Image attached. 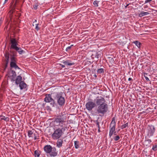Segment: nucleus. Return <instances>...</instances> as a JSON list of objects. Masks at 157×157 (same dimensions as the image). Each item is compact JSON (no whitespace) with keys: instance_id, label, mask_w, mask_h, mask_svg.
I'll return each mask as SVG.
<instances>
[{"instance_id":"obj_1","label":"nucleus","mask_w":157,"mask_h":157,"mask_svg":"<svg viewBox=\"0 0 157 157\" xmlns=\"http://www.w3.org/2000/svg\"><path fill=\"white\" fill-rule=\"evenodd\" d=\"M52 97L55 99V101H56L57 104L60 106H63L64 105L65 100L63 96V92H55L52 93Z\"/></svg>"},{"instance_id":"obj_2","label":"nucleus","mask_w":157,"mask_h":157,"mask_svg":"<svg viewBox=\"0 0 157 157\" xmlns=\"http://www.w3.org/2000/svg\"><path fill=\"white\" fill-rule=\"evenodd\" d=\"M66 116L64 112L61 113L54 119V122L57 126H60L62 128L64 123L66 122Z\"/></svg>"},{"instance_id":"obj_3","label":"nucleus","mask_w":157,"mask_h":157,"mask_svg":"<svg viewBox=\"0 0 157 157\" xmlns=\"http://www.w3.org/2000/svg\"><path fill=\"white\" fill-rule=\"evenodd\" d=\"M19 1H22V3H23L24 1L23 0H16L15 3L13 5V7L8 13V15L9 16L11 21L12 19H14L15 17H17L16 19H18L21 16V14L20 13H17L14 10V8L17 5Z\"/></svg>"},{"instance_id":"obj_4","label":"nucleus","mask_w":157,"mask_h":157,"mask_svg":"<svg viewBox=\"0 0 157 157\" xmlns=\"http://www.w3.org/2000/svg\"><path fill=\"white\" fill-rule=\"evenodd\" d=\"M10 57L11 60L10 63L11 68H14L15 69H20V68L16 64L17 59L15 57L17 56V52L16 51L13 50L10 51Z\"/></svg>"},{"instance_id":"obj_5","label":"nucleus","mask_w":157,"mask_h":157,"mask_svg":"<svg viewBox=\"0 0 157 157\" xmlns=\"http://www.w3.org/2000/svg\"><path fill=\"white\" fill-rule=\"evenodd\" d=\"M65 128H66V127H64L61 128L54 129V132L52 135V138L54 140L59 138L63 134V131L65 130Z\"/></svg>"},{"instance_id":"obj_6","label":"nucleus","mask_w":157,"mask_h":157,"mask_svg":"<svg viewBox=\"0 0 157 157\" xmlns=\"http://www.w3.org/2000/svg\"><path fill=\"white\" fill-rule=\"evenodd\" d=\"M108 105L107 104H103L98 105L97 111L100 116H103L108 110Z\"/></svg>"},{"instance_id":"obj_7","label":"nucleus","mask_w":157,"mask_h":157,"mask_svg":"<svg viewBox=\"0 0 157 157\" xmlns=\"http://www.w3.org/2000/svg\"><path fill=\"white\" fill-rule=\"evenodd\" d=\"M44 100L46 102L50 103V105L52 107H54L56 105V101L55 99L52 98L51 94H46Z\"/></svg>"},{"instance_id":"obj_8","label":"nucleus","mask_w":157,"mask_h":157,"mask_svg":"<svg viewBox=\"0 0 157 157\" xmlns=\"http://www.w3.org/2000/svg\"><path fill=\"white\" fill-rule=\"evenodd\" d=\"M6 75L8 76V77L10 78L12 82H14L17 75L15 71L11 68L10 70L8 71Z\"/></svg>"},{"instance_id":"obj_9","label":"nucleus","mask_w":157,"mask_h":157,"mask_svg":"<svg viewBox=\"0 0 157 157\" xmlns=\"http://www.w3.org/2000/svg\"><path fill=\"white\" fill-rule=\"evenodd\" d=\"M95 106V103L92 101H89L86 104V108L89 111H91Z\"/></svg>"},{"instance_id":"obj_10","label":"nucleus","mask_w":157,"mask_h":157,"mask_svg":"<svg viewBox=\"0 0 157 157\" xmlns=\"http://www.w3.org/2000/svg\"><path fill=\"white\" fill-rule=\"evenodd\" d=\"M96 104L99 105L101 104H106L105 103V100L104 98L101 96L97 97L95 99Z\"/></svg>"},{"instance_id":"obj_11","label":"nucleus","mask_w":157,"mask_h":157,"mask_svg":"<svg viewBox=\"0 0 157 157\" xmlns=\"http://www.w3.org/2000/svg\"><path fill=\"white\" fill-rule=\"evenodd\" d=\"M10 42L11 44L10 48V51L12 50L11 49H13L18 45V42L15 39H11L10 40Z\"/></svg>"},{"instance_id":"obj_12","label":"nucleus","mask_w":157,"mask_h":157,"mask_svg":"<svg viewBox=\"0 0 157 157\" xmlns=\"http://www.w3.org/2000/svg\"><path fill=\"white\" fill-rule=\"evenodd\" d=\"M48 154L51 157L56 156L57 155V151L56 148L55 147H52L50 151L49 152Z\"/></svg>"},{"instance_id":"obj_13","label":"nucleus","mask_w":157,"mask_h":157,"mask_svg":"<svg viewBox=\"0 0 157 157\" xmlns=\"http://www.w3.org/2000/svg\"><path fill=\"white\" fill-rule=\"evenodd\" d=\"M148 129V134H149L150 136H152L155 130V128L154 126L151 125H149V128Z\"/></svg>"},{"instance_id":"obj_14","label":"nucleus","mask_w":157,"mask_h":157,"mask_svg":"<svg viewBox=\"0 0 157 157\" xmlns=\"http://www.w3.org/2000/svg\"><path fill=\"white\" fill-rule=\"evenodd\" d=\"M4 55L6 58L5 65L4 67V70L5 71L7 67L10 56V54L9 53H6Z\"/></svg>"},{"instance_id":"obj_15","label":"nucleus","mask_w":157,"mask_h":157,"mask_svg":"<svg viewBox=\"0 0 157 157\" xmlns=\"http://www.w3.org/2000/svg\"><path fill=\"white\" fill-rule=\"evenodd\" d=\"M52 146L50 145H47L45 146L44 147V149L45 152L47 154H48L50 151Z\"/></svg>"},{"instance_id":"obj_16","label":"nucleus","mask_w":157,"mask_h":157,"mask_svg":"<svg viewBox=\"0 0 157 157\" xmlns=\"http://www.w3.org/2000/svg\"><path fill=\"white\" fill-rule=\"evenodd\" d=\"M22 77L20 75L18 76L16 79L15 78V83L17 85H18L22 81Z\"/></svg>"},{"instance_id":"obj_17","label":"nucleus","mask_w":157,"mask_h":157,"mask_svg":"<svg viewBox=\"0 0 157 157\" xmlns=\"http://www.w3.org/2000/svg\"><path fill=\"white\" fill-rule=\"evenodd\" d=\"M19 86L20 87V89L22 90L26 88L27 85L24 81H22L19 84Z\"/></svg>"},{"instance_id":"obj_18","label":"nucleus","mask_w":157,"mask_h":157,"mask_svg":"<svg viewBox=\"0 0 157 157\" xmlns=\"http://www.w3.org/2000/svg\"><path fill=\"white\" fill-rule=\"evenodd\" d=\"M63 63L64 65L67 66H71L75 64V63L69 60H67L65 61H63Z\"/></svg>"},{"instance_id":"obj_19","label":"nucleus","mask_w":157,"mask_h":157,"mask_svg":"<svg viewBox=\"0 0 157 157\" xmlns=\"http://www.w3.org/2000/svg\"><path fill=\"white\" fill-rule=\"evenodd\" d=\"M13 49L16 51H17L20 54H21L25 52L24 51L22 50L21 48L18 47L17 46L15 47Z\"/></svg>"},{"instance_id":"obj_20","label":"nucleus","mask_w":157,"mask_h":157,"mask_svg":"<svg viewBox=\"0 0 157 157\" xmlns=\"http://www.w3.org/2000/svg\"><path fill=\"white\" fill-rule=\"evenodd\" d=\"M116 122H115V117H113L112 118V121L110 125V127H113V128H115L116 126Z\"/></svg>"},{"instance_id":"obj_21","label":"nucleus","mask_w":157,"mask_h":157,"mask_svg":"<svg viewBox=\"0 0 157 157\" xmlns=\"http://www.w3.org/2000/svg\"><path fill=\"white\" fill-rule=\"evenodd\" d=\"M63 140L62 139H59L58 140L56 143L57 146L59 148L60 147L62 146Z\"/></svg>"},{"instance_id":"obj_22","label":"nucleus","mask_w":157,"mask_h":157,"mask_svg":"<svg viewBox=\"0 0 157 157\" xmlns=\"http://www.w3.org/2000/svg\"><path fill=\"white\" fill-rule=\"evenodd\" d=\"M115 128H113L112 127L110 128L109 135L110 137L113 135V132L115 131Z\"/></svg>"},{"instance_id":"obj_23","label":"nucleus","mask_w":157,"mask_h":157,"mask_svg":"<svg viewBox=\"0 0 157 157\" xmlns=\"http://www.w3.org/2000/svg\"><path fill=\"white\" fill-rule=\"evenodd\" d=\"M149 13L147 12H144V11L141 12L139 14V16L140 17H141L143 16L147 15L149 14Z\"/></svg>"},{"instance_id":"obj_24","label":"nucleus","mask_w":157,"mask_h":157,"mask_svg":"<svg viewBox=\"0 0 157 157\" xmlns=\"http://www.w3.org/2000/svg\"><path fill=\"white\" fill-rule=\"evenodd\" d=\"M0 117H1V120H4L6 122H7L9 121V118L8 117H6L5 116L2 115H1L0 116Z\"/></svg>"},{"instance_id":"obj_25","label":"nucleus","mask_w":157,"mask_h":157,"mask_svg":"<svg viewBox=\"0 0 157 157\" xmlns=\"http://www.w3.org/2000/svg\"><path fill=\"white\" fill-rule=\"evenodd\" d=\"M40 155V151H38L36 150L35 151L34 155L35 157H39Z\"/></svg>"},{"instance_id":"obj_26","label":"nucleus","mask_w":157,"mask_h":157,"mask_svg":"<svg viewBox=\"0 0 157 157\" xmlns=\"http://www.w3.org/2000/svg\"><path fill=\"white\" fill-rule=\"evenodd\" d=\"M75 146V148L78 149L79 147V142L78 141H75L74 142Z\"/></svg>"},{"instance_id":"obj_27","label":"nucleus","mask_w":157,"mask_h":157,"mask_svg":"<svg viewBox=\"0 0 157 157\" xmlns=\"http://www.w3.org/2000/svg\"><path fill=\"white\" fill-rule=\"evenodd\" d=\"M133 43L135 44L138 48L140 47L141 43L137 41H135L133 42Z\"/></svg>"},{"instance_id":"obj_28","label":"nucleus","mask_w":157,"mask_h":157,"mask_svg":"<svg viewBox=\"0 0 157 157\" xmlns=\"http://www.w3.org/2000/svg\"><path fill=\"white\" fill-rule=\"evenodd\" d=\"M33 133V132L32 130H29L28 132V136L29 137H32V135Z\"/></svg>"},{"instance_id":"obj_29","label":"nucleus","mask_w":157,"mask_h":157,"mask_svg":"<svg viewBox=\"0 0 157 157\" xmlns=\"http://www.w3.org/2000/svg\"><path fill=\"white\" fill-rule=\"evenodd\" d=\"M97 72L98 73L100 74L104 73V69L102 68H100L98 70Z\"/></svg>"},{"instance_id":"obj_30","label":"nucleus","mask_w":157,"mask_h":157,"mask_svg":"<svg viewBox=\"0 0 157 157\" xmlns=\"http://www.w3.org/2000/svg\"><path fill=\"white\" fill-rule=\"evenodd\" d=\"M128 123H127L125 124H124L121 126V129H123L125 128H126V127L128 126Z\"/></svg>"},{"instance_id":"obj_31","label":"nucleus","mask_w":157,"mask_h":157,"mask_svg":"<svg viewBox=\"0 0 157 157\" xmlns=\"http://www.w3.org/2000/svg\"><path fill=\"white\" fill-rule=\"evenodd\" d=\"M98 2L97 1H95L93 2V4L95 6L98 7Z\"/></svg>"},{"instance_id":"obj_32","label":"nucleus","mask_w":157,"mask_h":157,"mask_svg":"<svg viewBox=\"0 0 157 157\" xmlns=\"http://www.w3.org/2000/svg\"><path fill=\"white\" fill-rule=\"evenodd\" d=\"M109 60L111 63H114V60L113 58L111 57L109 58Z\"/></svg>"},{"instance_id":"obj_33","label":"nucleus","mask_w":157,"mask_h":157,"mask_svg":"<svg viewBox=\"0 0 157 157\" xmlns=\"http://www.w3.org/2000/svg\"><path fill=\"white\" fill-rule=\"evenodd\" d=\"M120 137L119 136H117L114 137L113 139L115 141H117L120 139Z\"/></svg>"},{"instance_id":"obj_34","label":"nucleus","mask_w":157,"mask_h":157,"mask_svg":"<svg viewBox=\"0 0 157 157\" xmlns=\"http://www.w3.org/2000/svg\"><path fill=\"white\" fill-rule=\"evenodd\" d=\"M38 6V5L37 4H35L33 5V7L34 10H36L37 8V7Z\"/></svg>"},{"instance_id":"obj_35","label":"nucleus","mask_w":157,"mask_h":157,"mask_svg":"<svg viewBox=\"0 0 157 157\" xmlns=\"http://www.w3.org/2000/svg\"><path fill=\"white\" fill-rule=\"evenodd\" d=\"M36 27L35 29H36V30L37 31H38L39 29H40V28L38 27V24H36Z\"/></svg>"},{"instance_id":"obj_36","label":"nucleus","mask_w":157,"mask_h":157,"mask_svg":"<svg viewBox=\"0 0 157 157\" xmlns=\"http://www.w3.org/2000/svg\"><path fill=\"white\" fill-rule=\"evenodd\" d=\"M157 146L156 145H153L152 147V149L154 151H156L157 150Z\"/></svg>"},{"instance_id":"obj_37","label":"nucleus","mask_w":157,"mask_h":157,"mask_svg":"<svg viewBox=\"0 0 157 157\" xmlns=\"http://www.w3.org/2000/svg\"><path fill=\"white\" fill-rule=\"evenodd\" d=\"M71 48V46H68L66 48V50L68 51L69 50H70Z\"/></svg>"},{"instance_id":"obj_38","label":"nucleus","mask_w":157,"mask_h":157,"mask_svg":"<svg viewBox=\"0 0 157 157\" xmlns=\"http://www.w3.org/2000/svg\"><path fill=\"white\" fill-rule=\"evenodd\" d=\"M146 74V75H147V74H146V73H145L144 74V76L145 77V78L146 79V80H147V81H149V79L148 78V77H147L146 76H145V75Z\"/></svg>"},{"instance_id":"obj_39","label":"nucleus","mask_w":157,"mask_h":157,"mask_svg":"<svg viewBox=\"0 0 157 157\" xmlns=\"http://www.w3.org/2000/svg\"><path fill=\"white\" fill-rule=\"evenodd\" d=\"M95 123L97 125V126H98V125H99V122L98 120H97L96 121H95Z\"/></svg>"},{"instance_id":"obj_40","label":"nucleus","mask_w":157,"mask_h":157,"mask_svg":"<svg viewBox=\"0 0 157 157\" xmlns=\"http://www.w3.org/2000/svg\"><path fill=\"white\" fill-rule=\"evenodd\" d=\"M152 0H146L145 2V3L150 2Z\"/></svg>"},{"instance_id":"obj_41","label":"nucleus","mask_w":157,"mask_h":157,"mask_svg":"<svg viewBox=\"0 0 157 157\" xmlns=\"http://www.w3.org/2000/svg\"><path fill=\"white\" fill-rule=\"evenodd\" d=\"M147 141L148 142V143L149 144H150L151 143V140H150V139L148 140H147Z\"/></svg>"},{"instance_id":"obj_42","label":"nucleus","mask_w":157,"mask_h":157,"mask_svg":"<svg viewBox=\"0 0 157 157\" xmlns=\"http://www.w3.org/2000/svg\"><path fill=\"white\" fill-rule=\"evenodd\" d=\"M34 139L35 140H36L37 139L36 134H34Z\"/></svg>"},{"instance_id":"obj_43","label":"nucleus","mask_w":157,"mask_h":157,"mask_svg":"<svg viewBox=\"0 0 157 157\" xmlns=\"http://www.w3.org/2000/svg\"><path fill=\"white\" fill-rule=\"evenodd\" d=\"M60 65L63 68H64L65 67V66L64 65H62L61 64H60Z\"/></svg>"},{"instance_id":"obj_44","label":"nucleus","mask_w":157,"mask_h":157,"mask_svg":"<svg viewBox=\"0 0 157 157\" xmlns=\"http://www.w3.org/2000/svg\"><path fill=\"white\" fill-rule=\"evenodd\" d=\"M36 22V20H34V22H33V26H34V24L35 23V22Z\"/></svg>"},{"instance_id":"obj_45","label":"nucleus","mask_w":157,"mask_h":157,"mask_svg":"<svg viewBox=\"0 0 157 157\" xmlns=\"http://www.w3.org/2000/svg\"><path fill=\"white\" fill-rule=\"evenodd\" d=\"M128 81H131V80H132V79L131 78H129L128 79Z\"/></svg>"},{"instance_id":"obj_46","label":"nucleus","mask_w":157,"mask_h":157,"mask_svg":"<svg viewBox=\"0 0 157 157\" xmlns=\"http://www.w3.org/2000/svg\"><path fill=\"white\" fill-rule=\"evenodd\" d=\"M94 77L95 78H96L97 77V75L95 74L94 75Z\"/></svg>"},{"instance_id":"obj_47","label":"nucleus","mask_w":157,"mask_h":157,"mask_svg":"<svg viewBox=\"0 0 157 157\" xmlns=\"http://www.w3.org/2000/svg\"><path fill=\"white\" fill-rule=\"evenodd\" d=\"M129 4H127L126 6H125V8H127L129 5Z\"/></svg>"},{"instance_id":"obj_48","label":"nucleus","mask_w":157,"mask_h":157,"mask_svg":"<svg viewBox=\"0 0 157 157\" xmlns=\"http://www.w3.org/2000/svg\"><path fill=\"white\" fill-rule=\"evenodd\" d=\"M8 0H5L4 3H6L7 1Z\"/></svg>"},{"instance_id":"obj_49","label":"nucleus","mask_w":157,"mask_h":157,"mask_svg":"<svg viewBox=\"0 0 157 157\" xmlns=\"http://www.w3.org/2000/svg\"><path fill=\"white\" fill-rule=\"evenodd\" d=\"M98 131L99 132H101V131L100 130V129H98Z\"/></svg>"},{"instance_id":"obj_50","label":"nucleus","mask_w":157,"mask_h":157,"mask_svg":"<svg viewBox=\"0 0 157 157\" xmlns=\"http://www.w3.org/2000/svg\"><path fill=\"white\" fill-rule=\"evenodd\" d=\"M98 129H100V127L99 125H98Z\"/></svg>"},{"instance_id":"obj_51","label":"nucleus","mask_w":157,"mask_h":157,"mask_svg":"<svg viewBox=\"0 0 157 157\" xmlns=\"http://www.w3.org/2000/svg\"><path fill=\"white\" fill-rule=\"evenodd\" d=\"M47 108H48V109H49V108H50V107H49V106H48L47 107Z\"/></svg>"},{"instance_id":"obj_52","label":"nucleus","mask_w":157,"mask_h":157,"mask_svg":"<svg viewBox=\"0 0 157 157\" xmlns=\"http://www.w3.org/2000/svg\"><path fill=\"white\" fill-rule=\"evenodd\" d=\"M73 46V45H71L70 46H71V47Z\"/></svg>"},{"instance_id":"obj_53","label":"nucleus","mask_w":157,"mask_h":157,"mask_svg":"<svg viewBox=\"0 0 157 157\" xmlns=\"http://www.w3.org/2000/svg\"><path fill=\"white\" fill-rule=\"evenodd\" d=\"M115 133H116V132H114V135H116Z\"/></svg>"},{"instance_id":"obj_54","label":"nucleus","mask_w":157,"mask_h":157,"mask_svg":"<svg viewBox=\"0 0 157 157\" xmlns=\"http://www.w3.org/2000/svg\"><path fill=\"white\" fill-rule=\"evenodd\" d=\"M98 56H99L98 55H97V58H98Z\"/></svg>"},{"instance_id":"obj_55","label":"nucleus","mask_w":157,"mask_h":157,"mask_svg":"<svg viewBox=\"0 0 157 157\" xmlns=\"http://www.w3.org/2000/svg\"><path fill=\"white\" fill-rule=\"evenodd\" d=\"M134 157H137V156H134Z\"/></svg>"}]
</instances>
